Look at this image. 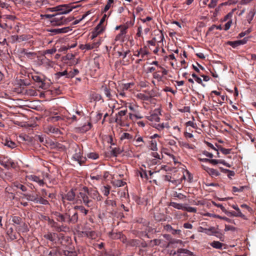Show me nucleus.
<instances>
[{
	"label": "nucleus",
	"instance_id": "obj_19",
	"mask_svg": "<svg viewBox=\"0 0 256 256\" xmlns=\"http://www.w3.org/2000/svg\"><path fill=\"white\" fill-rule=\"evenodd\" d=\"M192 178L193 176L191 174L188 170H186L183 172V175L180 179H181L182 180H187L188 182H191Z\"/></svg>",
	"mask_w": 256,
	"mask_h": 256
},
{
	"label": "nucleus",
	"instance_id": "obj_54",
	"mask_svg": "<svg viewBox=\"0 0 256 256\" xmlns=\"http://www.w3.org/2000/svg\"><path fill=\"white\" fill-rule=\"evenodd\" d=\"M231 150V149L224 148L221 146H218V150L220 151L224 154H230Z\"/></svg>",
	"mask_w": 256,
	"mask_h": 256
},
{
	"label": "nucleus",
	"instance_id": "obj_61",
	"mask_svg": "<svg viewBox=\"0 0 256 256\" xmlns=\"http://www.w3.org/2000/svg\"><path fill=\"white\" fill-rule=\"evenodd\" d=\"M252 31V28H249L243 32H241L240 34H239L238 37L240 38H242V37L244 36H246V34H250Z\"/></svg>",
	"mask_w": 256,
	"mask_h": 256
},
{
	"label": "nucleus",
	"instance_id": "obj_43",
	"mask_svg": "<svg viewBox=\"0 0 256 256\" xmlns=\"http://www.w3.org/2000/svg\"><path fill=\"white\" fill-rule=\"evenodd\" d=\"M32 78L36 82H40L41 84V85L40 86V87L42 88L44 85V82L42 78L38 75H34L32 76Z\"/></svg>",
	"mask_w": 256,
	"mask_h": 256
},
{
	"label": "nucleus",
	"instance_id": "obj_29",
	"mask_svg": "<svg viewBox=\"0 0 256 256\" xmlns=\"http://www.w3.org/2000/svg\"><path fill=\"white\" fill-rule=\"evenodd\" d=\"M97 170L94 172L90 176L92 180H102V174H98V173H96Z\"/></svg>",
	"mask_w": 256,
	"mask_h": 256
},
{
	"label": "nucleus",
	"instance_id": "obj_37",
	"mask_svg": "<svg viewBox=\"0 0 256 256\" xmlns=\"http://www.w3.org/2000/svg\"><path fill=\"white\" fill-rule=\"evenodd\" d=\"M176 244H180V246H184V242L180 240L172 239L168 242L167 246Z\"/></svg>",
	"mask_w": 256,
	"mask_h": 256
},
{
	"label": "nucleus",
	"instance_id": "obj_1",
	"mask_svg": "<svg viewBox=\"0 0 256 256\" xmlns=\"http://www.w3.org/2000/svg\"><path fill=\"white\" fill-rule=\"evenodd\" d=\"M77 198L83 202V204L88 207H90L93 206L92 200L89 198L88 188L86 187H83L77 194Z\"/></svg>",
	"mask_w": 256,
	"mask_h": 256
},
{
	"label": "nucleus",
	"instance_id": "obj_52",
	"mask_svg": "<svg viewBox=\"0 0 256 256\" xmlns=\"http://www.w3.org/2000/svg\"><path fill=\"white\" fill-rule=\"evenodd\" d=\"M230 214L232 216H237V217H240V218H242L244 220H246V216L244 214H243L241 212H230Z\"/></svg>",
	"mask_w": 256,
	"mask_h": 256
},
{
	"label": "nucleus",
	"instance_id": "obj_62",
	"mask_svg": "<svg viewBox=\"0 0 256 256\" xmlns=\"http://www.w3.org/2000/svg\"><path fill=\"white\" fill-rule=\"evenodd\" d=\"M122 152V150L118 148H115L112 150V153L113 155L116 156L118 154Z\"/></svg>",
	"mask_w": 256,
	"mask_h": 256
},
{
	"label": "nucleus",
	"instance_id": "obj_41",
	"mask_svg": "<svg viewBox=\"0 0 256 256\" xmlns=\"http://www.w3.org/2000/svg\"><path fill=\"white\" fill-rule=\"evenodd\" d=\"M120 140H125V139H126V140H133V136L130 134L129 133H127V132H124L123 134H122L121 135V136H120Z\"/></svg>",
	"mask_w": 256,
	"mask_h": 256
},
{
	"label": "nucleus",
	"instance_id": "obj_51",
	"mask_svg": "<svg viewBox=\"0 0 256 256\" xmlns=\"http://www.w3.org/2000/svg\"><path fill=\"white\" fill-rule=\"evenodd\" d=\"M152 126L158 130H162L164 128V123L162 124H151Z\"/></svg>",
	"mask_w": 256,
	"mask_h": 256
},
{
	"label": "nucleus",
	"instance_id": "obj_33",
	"mask_svg": "<svg viewBox=\"0 0 256 256\" xmlns=\"http://www.w3.org/2000/svg\"><path fill=\"white\" fill-rule=\"evenodd\" d=\"M74 209L75 210H78L82 213L84 214V216H86L88 210L84 208V207L82 206H74Z\"/></svg>",
	"mask_w": 256,
	"mask_h": 256
},
{
	"label": "nucleus",
	"instance_id": "obj_47",
	"mask_svg": "<svg viewBox=\"0 0 256 256\" xmlns=\"http://www.w3.org/2000/svg\"><path fill=\"white\" fill-rule=\"evenodd\" d=\"M68 72L66 70H64V72H56V74H55V76H56V78H59L60 77L62 76H66V78H68Z\"/></svg>",
	"mask_w": 256,
	"mask_h": 256
},
{
	"label": "nucleus",
	"instance_id": "obj_16",
	"mask_svg": "<svg viewBox=\"0 0 256 256\" xmlns=\"http://www.w3.org/2000/svg\"><path fill=\"white\" fill-rule=\"evenodd\" d=\"M164 180L166 181L170 182L175 185H178L182 183L181 179L176 180L174 178H172L171 176L166 175L164 176Z\"/></svg>",
	"mask_w": 256,
	"mask_h": 256
},
{
	"label": "nucleus",
	"instance_id": "obj_40",
	"mask_svg": "<svg viewBox=\"0 0 256 256\" xmlns=\"http://www.w3.org/2000/svg\"><path fill=\"white\" fill-rule=\"evenodd\" d=\"M7 234L11 240H14L17 238L16 234L13 232L12 228H9L7 231Z\"/></svg>",
	"mask_w": 256,
	"mask_h": 256
},
{
	"label": "nucleus",
	"instance_id": "obj_46",
	"mask_svg": "<svg viewBox=\"0 0 256 256\" xmlns=\"http://www.w3.org/2000/svg\"><path fill=\"white\" fill-rule=\"evenodd\" d=\"M0 164L2 166H4L6 168H9L10 166H13V165H14V162L9 160H7L6 162L1 161L0 162Z\"/></svg>",
	"mask_w": 256,
	"mask_h": 256
},
{
	"label": "nucleus",
	"instance_id": "obj_50",
	"mask_svg": "<svg viewBox=\"0 0 256 256\" xmlns=\"http://www.w3.org/2000/svg\"><path fill=\"white\" fill-rule=\"evenodd\" d=\"M79 73L78 69H74L73 70L68 72V78H72Z\"/></svg>",
	"mask_w": 256,
	"mask_h": 256
},
{
	"label": "nucleus",
	"instance_id": "obj_48",
	"mask_svg": "<svg viewBox=\"0 0 256 256\" xmlns=\"http://www.w3.org/2000/svg\"><path fill=\"white\" fill-rule=\"evenodd\" d=\"M134 84L132 83H127V84H122L120 87V88L121 89H122V90L123 91H125V90H128L129 88H131V86H133Z\"/></svg>",
	"mask_w": 256,
	"mask_h": 256
},
{
	"label": "nucleus",
	"instance_id": "obj_8",
	"mask_svg": "<svg viewBox=\"0 0 256 256\" xmlns=\"http://www.w3.org/2000/svg\"><path fill=\"white\" fill-rule=\"evenodd\" d=\"M89 198L90 199L100 201L102 200V196L100 194L97 190L95 189L88 188Z\"/></svg>",
	"mask_w": 256,
	"mask_h": 256
},
{
	"label": "nucleus",
	"instance_id": "obj_32",
	"mask_svg": "<svg viewBox=\"0 0 256 256\" xmlns=\"http://www.w3.org/2000/svg\"><path fill=\"white\" fill-rule=\"evenodd\" d=\"M50 221L52 224V226L55 228L56 230L58 232L64 231V229L66 228V226H59L57 222H55L53 220Z\"/></svg>",
	"mask_w": 256,
	"mask_h": 256
},
{
	"label": "nucleus",
	"instance_id": "obj_3",
	"mask_svg": "<svg viewBox=\"0 0 256 256\" xmlns=\"http://www.w3.org/2000/svg\"><path fill=\"white\" fill-rule=\"evenodd\" d=\"M76 7L77 6H72L70 4H62L58 6V12H60L56 14V16L67 14L70 12L73 8H76Z\"/></svg>",
	"mask_w": 256,
	"mask_h": 256
},
{
	"label": "nucleus",
	"instance_id": "obj_56",
	"mask_svg": "<svg viewBox=\"0 0 256 256\" xmlns=\"http://www.w3.org/2000/svg\"><path fill=\"white\" fill-rule=\"evenodd\" d=\"M0 8H6L10 10V6L8 4L0 0Z\"/></svg>",
	"mask_w": 256,
	"mask_h": 256
},
{
	"label": "nucleus",
	"instance_id": "obj_64",
	"mask_svg": "<svg viewBox=\"0 0 256 256\" xmlns=\"http://www.w3.org/2000/svg\"><path fill=\"white\" fill-rule=\"evenodd\" d=\"M104 30V28L102 26V24L100 23H99L97 26L94 28V30L96 32H98L100 34Z\"/></svg>",
	"mask_w": 256,
	"mask_h": 256
},
{
	"label": "nucleus",
	"instance_id": "obj_31",
	"mask_svg": "<svg viewBox=\"0 0 256 256\" xmlns=\"http://www.w3.org/2000/svg\"><path fill=\"white\" fill-rule=\"evenodd\" d=\"M92 126V124L90 122H88L87 124H85L80 128V131L82 132H86L89 130Z\"/></svg>",
	"mask_w": 256,
	"mask_h": 256
},
{
	"label": "nucleus",
	"instance_id": "obj_22",
	"mask_svg": "<svg viewBox=\"0 0 256 256\" xmlns=\"http://www.w3.org/2000/svg\"><path fill=\"white\" fill-rule=\"evenodd\" d=\"M55 16L52 18V22H56V24L58 25H60L63 24L64 21H63V16L62 15L56 16L54 14Z\"/></svg>",
	"mask_w": 256,
	"mask_h": 256
},
{
	"label": "nucleus",
	"instance_id": "obj_18",
	"mask_svg": "<svg viewBox=\"0 0 256 256\" xmlns=\"http://www.w3.org/2000/svg\"><path fill=\"white\" fill-rule=\"evenodd\" d=\"M256 13V10L254 8H251L248 13L246 18L248 24H250Z\"/></svg>",
	"mask_w": 256,
	"mask_h": 256
},
{
	"label": "nucleus",
	"instance_id": "obj_45",
	"mask_svg": "<svg viewBox=\"0 0 256 256\" xmlns=\"http://www.w3.org/2000/svg\"><path fill=\"white\" fill-rule=\"evenodd\" d=\"M109 236L112 239H120L121 238L122 234L121 232L114 233L110 232L109 233Z\"/></svg>",
	"mask_w": 256,
	"mask_h": 256
},
{
	"label": "nucleus",
	"instance_id": "obj_39",
	"mask_svg": "<svg viewBox=\"0 0 256 256\" xmlns=\"http://www.w3.org/2000/svg\"><path fill=\"white\" fill-rule=\"evenodd\" d=\"M170 206H172L176 209H178V210H184V206L182 204H178V203H176L175 202H170Z\"/></svg>",
	"mask_w": 256,
	"mask_h": 256
},
{
	"label": "nucleus",
	"instance_id": "obj_49",
	"mask_svg": "<svg viewBox=\"0 0 256 256\" xmlns=\"http://www.w3.org/2000/svg\"><path fill=\"white\" fill-rule=\"evenodd\" d=\"M62 118L60 116H50L48 118L47 120L48 122H54L61 120Z\"/></svg>",
	"mask_w": 256,
	"mask_h": 256
},
{
	"label": "nucleus",
	"instance_id": "obj_53",
	"mask_svg": "<svg viewBox=\"0 0 256 256\" xmlns=\"http://www.w3.org/2000/svg\"><path fill=\"white\" fill-rule=\"evenodd\" d=\"M87 157L92 160H96L98 158V154L96 152H90L87 154Z\"/></svg>",
	"mask_w": 256,
	"mask_h": 256
},
{
	"label": "nucleus",
	"instance_id": "obj_35",
	"mask_svg": "<svg viewBox=\"0 0 256 256\" xmlns=\"http://www.w3.org/2000/svg\"><path fill=\"white\" fill-rule=\"evenodd\" d=\"M68 28H62L53 29L50 32L55 34L66 33L68 31Z\"/></svg>",
	"mask_w": 256,
	"mask_h": 256
},
{
	"label": "nucleus",
	"instance_id": "obj_26",
	"mask_svg": "<svg viewBox=\"0 0 256 256\" xmlns=\"http://www.w3.org/2000/svg\"><path fill=\"white\" fill-rule=\"evenodd\" d=\"M26 198L27 199V200L29 201H32L33 202H34L36 203V201L37 200V198L38 197V195L36 194L34 195V194H24Z\"/></svg>",
	"mask_w": 256,
	"mask_h": 256
},
{
	"label": "nucleus",
	"instance_id": "obj_9",
	"mask_svg": "<svg viewBox=\"0 0 256 256\" xmlns=\"http://www.w3.org/2000/svg\"><path fill=\"white\" fill-rule=\"evenodd\" d=\"M126 110H122L120 111L116 116V118L115 122L118 124H120L122 126H124V119L123 117L126 114Z\"/></svg>",
	"mask_w": 256,
	"mask_h": 256
},
{
	"label": "nucleus",
	"instance_id": "obj_12",
	"mask_svg": "<svg viewBox=\"0 0 256 256\" xmlns=\"http://www.w3.org/2000/svg\"><path fill=\"white\" fill-rule=\"evenodd\" d=\"M102 89L108 100H112L113 98L114 94L112 92L111 89L106 86H102Z\"/></svg>",
	"mask_w": 256,
	"mask_h": 256
},
{
	"label": "nucleus",
	"instance_id": "obj_23",
	"mask_svg": "<svg viewBox=\"0 0 256 256\" xmlns=\"http://www.w3.org/2000/svg\"><path fill=\"white\" fill-rule=\"evenodd\" d=\"M21 54L30 59L34 58L36 56V53L31 52H28L26 49H23L21 52Z\"/></svg>",
	"mask_w": 256,
	"mask_h": 256
},
{
	"label": "nucleus",
	"instance_id": "obj_17",
	"mask_svg": "<svg viewBox=\"0 0 256 256\" xmlns=\"http://www.w3.org/2000/svg\"><path fill=\"white\" fill-rule=\"evenodd\" d=\"M127 28H128V27L126 26H124V27L122 28H121L120 34H118L115 38L116 41L120 40H123L124 35L126 32Z\"/></svg>",
	"mask_w": 256,
	"mask_h": 256
},
{
	"label": "nucleus",
	"instance_id": "obj_13",
	"mask_svg": "<svg viewBox=\"0 0 256 256\" xmlns=\"http://www.w3.org/2000/svg\"><path fill=\"white\" fill-rule=\"evenodd\" d=\"M0 18L2 20V22L10 24L8 21L14 22L16 18L15 16L12 15L4 14L0 15Z\"/></svg>",
	"mask_w": 256,
	"mask_h": 256
},
{
	"label": "nucleus",
	"instance_id": "obj_20",
	"mask_svg": "<svg viewBox=\"0 0 256 256\" xmlns=\"http://www.w3.org/2000/svg\"><path fill=\"white\" fill-rule=\"evenodd\" d=\"M205 216H210V217H213V218H220V219H221V220H224L226 222H232V220L226 217V216H220L219 215H217V214H210V213H206Z\"/></svg>",
	"mask_w": 256,
	"mask_h": 256
},
{
	"label": "nucleus",
	"instance_id": "obj_55",
	"mask_svg": "<svg viewBox=\"0 0 256 256\" xmlns=\"http://www.w3.org/2000/svg\"><path fill=\"white\" fill-rule=\"evenodd\" d=\"M227 44L229 46H230L233 48H236L240 46L238 40H236L234 42L228 41L227 42Z\"/></svg>",
	"mask_w": 256,
	"mask_h": 256
},
{
	"label": "nucleus",
	"instance_id": "obj_30",
	"mask_svg": "<svg viewBox=\"0 0 256 256\" xmlns=\"http://www.w3.org/2000/svg\"><path fill=\"white\" fill-rule=\"evenodd\" d=\"M19 36V42H24V41H27L30 40L32 38V36L30 34H22L20 36Z\"/></svg>",
	"mask_w": 256,
	"mask_h": 256
},
{
	"label": "nucleus",
	"instance_id": "obj_15",
	"mask_svg": "<svg viewBox=\"0 0 256 256\" xmlns=\"http://www.w3.org/2000/svg\"><path fill=\"white\" fill-rule=\"evenodd\" d=\"M28 180L38 182L40 186H43L44 182L43 180L40 179L39 177L35 175H30L28 176Z\"/></svg>",
	"mask_w": 256,
	"mask_h": 256
},
{
	"label": "nucleus",
	"instance_id": "obj_60",
	"mask_svg": "<svg viewBox=\"0 0 256 256\" xmlns=\"http://www.w3.org/2000/svg\"><path fill=\"white\" fill-rule=\"evenodd\" d=\"M188 212H196V208L191 207V206H184V210Z\"/></svg>",
	"mask_w": 256,
	"mask_h": 256
},
{
	"label": "nucleus",
	"instance_id": "obj_2",
	"mask_svg": "<svg viewBox=\"0 0 256 256\" xmlns=\"http://www.w3.org/2000/svg\"><path fill=\"white\" fill-rule=\"evenodd\" d=\"M12 222L15 225L16 228L18 232H24L26 230L27 226L20 217L18 216H12Z\"/></svg>",
	"mask_w": 256,
	"mask_h": 256
},
{
	"label": "nucleus",
	"instance_id": "obj_7",
	"mask_svg": "<svg viewBox=\"0 0 256 256\" xmlns=\"http://www.w3.org/2000/svg\"><path fill=\"white\" fill-rule=\"evenodd\" d=\"M218 228H215L214 226H210L209 228L205 230L206 232V234L208 236H215L217 238H219L221 240L223 241L222 240V234H220L218 231Z\"/></svg>",
	"mask_w": 256,
	"mask_h": 256
},
{
	"label": "nucleus",
	"instance_id": "obj_34",
	"mask_svg": "<svg viewBox=\"0 0 256 256\" xmlns=\"http://www.w3.org/2000/svg\"><path fill=\"white\" fill-rule=\"evenodd\" d=\"M0 28L3 29L8 28L9 30H11L12 28V26L11 24H8L7 22H2V19H0Z\"/></svg>",
	"mask_w": 256,
	"mask_h": 256
},
{
	"label": "nucleus",
	"instance_id": "obj_36",
	"mask_svg": "<svg viewBox=\"0 0 256 256\" xmlns=\"http://www.w3.org/2000/svg\"><path fill=\"white\" fill-rule=\"evenodd\" d=\"M36 204H40L44 205H47L49 204L48 200L44 198V197L38 196L37 198V200L36 202Z\"/></svg>",
	"mask_w": 256,
	"mask_h": 256
},
{
	"label": "nucleus",
	"instance_id": "obj_24",
	"mask_svg": "<svg viewBox=\"0 0 256 256\" xmlns=\"http://www.w3.org/2000/svg\"><path fill=\"white\" fill-rule=\"evenodd\" d=\"M54 216L56 217V220L57 221L61 222H66V218L64 216L63 214L58 212H56L54 213Z\"/></svg>",
	"mask_w": 256,
	"mask_h": 256
},
{
	"label": "nucleus",
	"instance_id": "obj_14",
	"mask_svg": "<svg viewBox=\"0 0 256 256\" xmlns=\"http://www.w3.org/2000/svg\"><path fill=\"white\" fill-rule=\"evenodd\" d=\"M146 118L150 121L152 122V124H154L157 122H158L160 120V118L158 115L154 112L151 114L150 116H146Z\"/></svg>",
	"mask_w": 256,
	"mask_h": 256
},
{
	"label": "nucleus",
	"instance_id": "obj_11",
	"mask_svg": "<svg viewBox=\"0 0 256 256\" xmlns=\"http://www.w3.org/2000/svg\"><path fill=\"white\" fill-rule=\"evenodd\" d=\"M82 233L84 236H86L92 240L96 239L98 237L97 233L94 230H90L85 229L82 232Z\"/></svg>",
	"mask_w": 256,
	"mask_h": 256
},
{
	"label": "nucleus",
	"instance_id": "obj_28",
	"mask_svg": "<svg viewBox=\"0 0 256 256\" xmlns=\"http://www.w3.org/2000/svg\"><path fill=\"white\" fill-rule=\"evenodd\" d=\"M78 221V214L77 212H74L73 214L70 216V218L68 220V224H76Z\"/></svg>",
	"mask_w": 256,
	"mask_h": 256
},
{
	"label": "nucleus",
	"instance_id": "obj_58",
	"mask_svg": "<svg viewBox=\"0 0 256 256\" xmlns=\"http://www.w3.org/2000/svg\"><path fill=\"white\" fill-rule=\"evenodd\" d=\"M150 242L152 244V246H160L162 243V240L160 239H154L152 240Z\"/></svg>",
	"mask_w": 256,
	"mask_h": 256
},
{
	"label": "nucleus",
	"instance_id": "obj_4",
	"mask_svg": "<svg viewBox=\"0 0 256 256\" xmlns=\"http://www.w3.org/2000/svg\"><path fill=\"white\" fill-rule=\"evenodd\" d=\"M75 152V154L72 156V158L77 161L80 166L84 164L86 160V158L82 156L80 148H76Z\"/></svg>",
	"mask_w": 256,
	"mask_h": 256
},
{
	"label": "nucleus",
	"instance_id": "obj_38",
	"mask_svg": "<svg viewBox=\"0 0 256 256\" xmlns=\"http://www.w3.org/2000/svg\"><path fill=\"white\" fill-rule=\"evenodd\" d=\"M13 187L19 188L22 192H26L27 190V188L26 186L18 182H16L13 184Z\"/></svg>",
	"mask_w": 256,
	"mask_h": 256
},
{
	"label": "nucleus",
	"instance_id": "obj_27",
	"mask_svg": "<svg viewBox=\"0 0 256 256\" xmlns=\"http://www.w3.org/2000/svg\"><path fill=\"white\" fill-rule=\"evenodd\" d=\"M140 244V240L136 239H131L128 240L126 243L127 246H137Z\"/></svg>",
	"mask_w": 256,
	"mask_h": 256
},
{
	"label": "nucleus",
	"instance_id": "obj_6",
	"mask_svg": "<svg viewBox=\"0 0 256 256\" xmlns=\"http://www.w3.org/2000/svg\"><path fill=\"white\" fill-rule=\"evenodd\" d=\"M173 256H195L194 253L185 248H178L173 253Z\"/></svg>",
	"mask_w": 256,
	"mask_h": 256
},
{
	"label": "nucleus",
	"instance_id": "obj_57",
	"mask_svg": "<svg viewBox=\"0 0 256 256\" xmlns=\"http://www.w3.org/2000/svg\"><path fill=\"white\" fill-rule=\"evenodd\" d=\"M5 144L6 146L12 148H13L16 146V144L11 140H6Z\"/></svg>",
	"mask_w": 256,
	"mask_h": 256
},
{
	"label": "nucleus",
	"instance_id": "obj_5",
	"mask_svg": "<svg viewBox=\"0 0 256 256\" xmlns=\"http://www.w3.org/2000/svg\"><path fill=\"white\" fill-rule=\"evenodd\" d=\"M76 194L73 189L67 192L66 194L62 196V200L64 204L66 200L73 202L76 200Z\"/></svg>",
	"mask_w": 256,
	"mask_h": 256
},
{
	"label": "nucleus",
	"instance_id": "obj_59",
	"mask_svg": "<svg viewBox=\"0 0 256 256\" xmlns=\"http://www.w3.org/2000/svg\"><path fill=\"white\" fill-rule=\"evenodd\" d=\"M173 196L174 198H178L179 199L183 200L186 198V196L181 193H178L177 192H174L173 194Z\"/></svg>",
	"mask_w": 256,
	"mask_h": 256
},
{
	"label": "nucleus",
	"instance_id": "obj_21",
	"mask_svg": "<svg viewBox=\"0 0 256 256\" xmlns=\"http://www.w3.org/2000/svg\"><path fill=\"white\" fill-rule=\"evenodd\" d=\"M210 246H212L213 248L218 249V250H222L223 246H224V244L218 242L214 240L212 242L210 243Z\"/></svg>",
	"mask_w": 256,
	"mask_h": 256
},
{
	"label": "nucleus",
	"instance_id": "obj_42",
	"mask_svg": "<svg viewBox=\"0 0 256 256\" xmlns=\"http://www.w3.org/2000/svg\"><path fill=\"white\" fill-rule=\"evenodd\" d=\"M150 149L153 151H156L158 150L157 143L154 140H152L150 142Z\"/></svg>",
	"mask_w": 256,
	"mask_h": 256
},
{
	"label": "nucleus",
	"instance_id": "obj_10",
	"mask_svg": "<svg viewBox=\"0 0 256 256\" xmlns=\"http://www.w3.org/2000/svg\"><path fill=\"white\" fill-rule=\"evenodd\" d=\"M202 168L206 170L208 174L212 178L220 176V174L218 170L212 168H210L204 165H202Z\"/></svg>",
	"mask_w": 256,
	"mask_h": 256
},
{
	"label": "nucleus",
	"instance_id": "obj_44",
	"mask_svg": "<svg viewBox=\"0 0 256 256\" xmlns=\"http://www.w3.org/2000/svg\"><path fill=\"white\" fill-rule=\"evenodd\" d=\"M113 184L115 186L120 187L124 186L126 182L120 180H115L113 181Z\"/></svg>",
	"mask_w": 256,
	"mask_h": 256
},
{
	"label": "nucleus",
	"instance_id": "obj_63",
	"mask_svg": "<svg viewBox=\"0 0 256 256\" xmlns=\"http://www.w3.org/2000/svg\"><path fill=\"white\" fill-rule=\"evenodd\" d=\"M102 192L104 196H108L110 194V186H104L102 188Z\"/></svg>",
	"mask_w": 256,
	"mask_h": 256
},
{
	"label": "nucleus",
	"instance_id": "obj_25",
	"mask_svg": "<svg viewBox=\"0 0 256 256\" xmlns=\"http://www.w3.org/2000/svg\"><path fill=\"white\" fill-rule=\"evenodd\" d=\"M132 140L134 141V145L136 146H142L144 144V141L142 136H139L138 138H136V136H135Z\"/></svg>",
	"mask_w": 256,
	"mask_h": 256
}]
</instances>
